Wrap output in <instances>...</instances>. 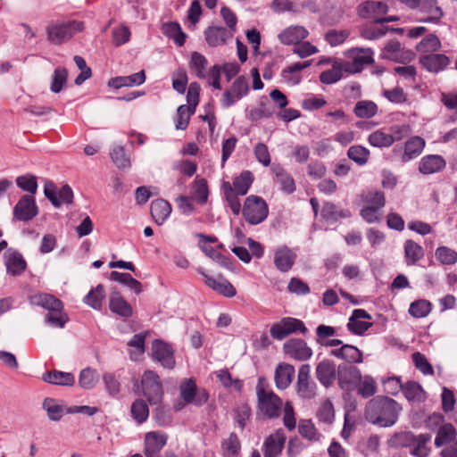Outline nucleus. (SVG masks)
Wrapping results in <instances>:
<instances>
[{"instance_id":"obj_27","label":"nucleus","mask_w":457,"mask_h":457,"mask_svg":"<svg viewBox=\"0 0 457 457\" xmlns=\"http://www.w3.org/2000/svg\"><path fill=\"white\" fill-rule=\"evenodd\" d=\"M171 205L164 199H156L151 203L150 212L153 220L157 225H162L170 217Z\"/></svg>"},{"instance_id":"obj_41","label":"nucleus","mask_w":457,"mask_h":457,"mask_svg":"<svg viewBox=\"0 0 457 457\" xmlns=\"http://www.w3.org/2000/svg\"><path fill=\"white\" fill-rule=\"evenodd\" d=\"M254 177L250 170H244L238 177L233 179L232 187L234 191L240 195H245L248 193Z\"/></svg>"},{"instance_id":"obj_25","label":"nucleus","mask_w":457,"mask_h":457,"mask_svg":"<svg viewBox=\"0 0 457 457\" xmlns=\"http://www.w3.org/2000/svg\"><path fill=\"white\" fill-rule=\"evenodd\" d=\"M445 165L446 162L441 155L429 154L421 158L419 170L422 174L428 175L441 171Z\"/></svg>"},{"instance_id":"obj_47","label":"nucleus","mask_w":457,"mask_h":457,"mask_svg":"<svg viewBox=\"0 0 457 457\" xmlns=\"http://www.w3.org/2000/svg\"><path fill=\"white\" fill-rule=\"evenodd\" d=\"M298 432L310 442H318L321 436L311 420H302L298 425Z\"/></svg>"},{"instance_id":"obj_7","label":"nucleus","mask_w":457,"mask_h":457,"mask_svg":"<svg viewBox=\"0 0 457 457\" xmlns=\"http://www.w3.org/2000/svg\"><path fill=\"white\" fill-rule=\"evenodd\" d=\"M153 358L164 369L172 370L175 367L174 350L172 346L161 339L152 343Z\"/></svg>"},{"instance_id":"obj_1","label":"nucleus","mask_w":457,"mask_h":457,"mask_svg":"<svg viewBox=\"0 0 457 457\" xmlns=\"http://www.w3.org/2000/svg\"><path fill=\"white\" fill-rule=\"evenodd\" d=\"M401 410L399 404L388 396H376L369 402L365 410V419L381 428L395 425Z\"/></svg>"},{"instance_id":"obj_43","label":"nucleus","mask_w":457,"mask_h":457,"mask_svg":"<svg viewBox=\"0 0 457 457\" xmlns=\"http://www.w3.org/2000/svg\"><path fill=\"white\" fill-rule=\"evenodd\" d=\"M105 297L104 287L102 284L92 288L84 297L83 302L91 308L100 311Z\"/></svg>"},{"instance_id":"obj_55","label":"nucleus","mask_w":457,"mask_h":457,"mask_svg":"<svg viewBox=\"0 0 457 457\" xmlns=\"http://www.w3.org/2000/svg\"><path fill=\"white\" fill-rule=\"evenodd\" d=\"M369 143L375 147H389L394 144L392 137L381 130L372 132L368 137Z\"/></svg>"},{"instance_id":"obj_58","label":"nucleus","mask_w":457,"mask_h":457,"mask_svg":"<svg viewBox=\"0 0 457 457\" xmlns=\"http://www.w3.org/2000/svg\"><path fill=\"white\" fill-rule=\"evenodd\" d=\"M282 325L286 328L287 336L296 332L305 335L308 332L304 323L301 320L295 318H282Z\"/></svg>"},{"instance_id":"obj_36","label":"nucleus","mask_w":457,"mask_h":457,"mask_svg":"<svg viewBox=\"0 0 457 457\" xmlns=\"http://www.w3.org/2000/svg\"><path fill=\"white\" fill-rule=\"evenodd\" d=\"M457 431L452 423H444L437 430L435 438L436 447H441L456 441Z\"/></svg>"},{"instance_id":"obj_8","label":"nucleus","mask_w":457,"mask_h":457,"mask_svg":"<svg viewBox=\"0 0 457 457\" xmlns=\"http://www.w3.org/2000/svg\"><path fill=\"white\" fill-rule=\"evenodd\" d=\"M38 213V208L32 195H22L13 208V218L20 221H29Z\"/></svg>"},{"instance_id":"obj_15","label":"nucleus","mask_w":457,"mask_h":457,"mask_svg":"<svg viewBox=\"0 0 457 457\" xmlns=\"http://www.w3.org/2000/svg\"><path fill=\"white\" fill-rule=\"evenodd\" d=\"M388 10V5L381 1H366L358 6V14L363 19H372L376 23V19L382 18Z\"/></svg>"},{"instance_id":"obj_14","label":"nucleus","mask_w":457,"mask_h":457,"mask_svg":"<svg viewBox=\"0 0 457 457\" xmlns=\"http://www.w3.org/2000/svg\"><path fill=\"white\" fill-rule=\"evenodd\" d=\"M328 355L343 360L346 364L350 365L361 363L363 361L362 352L358 347L349 344H345L340 347L331 349Z\"/></svg>"},{"instance_id":"obj_26","label":"nucleus","mask_w":457,"mask_h":457,"mask_svg":"<svg viewBox=\"0 0 457 457\" xmlns=\"http://www.w3.org/2000/svg\"><path fill=\"white\" fill-rule=\"evenodd\" d=\"M145 81V71H140L129 76H119L108 81L110 87L119 89L123 87L140 86Z\"/></svg>"},{"instance_id":"obj_31","label":"nucleus","mask_w":457,"mask_h":457,"mask_svg":"<svg viewBox=\"0 0 457 457\" xmlns=\"http://www.w3.org/2000/svg\"><path fill=\"white\" fill-rule=\"evenodd\" d=\"M350 72V63L342 64L336 62L332 69L322 71L320 74V81L326 85L337 83L343 78V72Z\"/></svg>"},{"instance_id":"obj_20","label":"nucleus","mask_w":457,"mask_h":457,"mask_svg":"<svg viewBox=\"0 0 457 457\" xmlns=\"http://www.w3.org/2000/svg\"><path fill=\"white\" fill-rule=\"evenodd\" d=\"M373 54L371 48L355 47L350 49L349 56L353 58V67L350 66V72H360L364 65L373 63Z\"/></svg>"},{"instance_id":"obj_63","label":"nucleus","mask_w":457,"mask_h":457,"mask_svg":"<svg viewBox=\"0 0 457 457\" xmlns=\"http://www.w3.org/2000/svg\"><path fill=\"white\" fill-rule=\"evenodd\" d=\"M16 184L21 189L32 195H34L37 189V177L34 175L27 174L19 176L16 179Z\"/></svg>"},{"instance_id":"obj_53","label":"nucleus","mask_w":457,"mask_h":457,"mask_svg":"<svg viewBox=\"0 0 457 457\" xmlns=\"http://www.w3.org/2000/svg\"><path fill=\"white\" fill-rule=\"evenodd\" d=\"M98 382V375L96 370L91 368L83 369L79 377V386L86 389H92Z\"/></svg>"},{"instance_id":"obj_4","label":"nucleus","mask_w":457,"mask_h":457,"mask_svg":"<svg viewBox=\"0 0 457 457\" xmlns=\"http://www.w3.org/2000/svg\"><path fill=\"white\" fill-rule=\"evenodd\" d=\"M142 393L150 404H157L162 402L163 396L162 384L156 372L147 370L141 378Z\"/></svg>"},{"instance_id":"obj_3","label":"nucleus","mask_w":457,"mask_h":457,"mask_svg":"<svg viewBox=\"0 0 457 457\" xmlns=\"http://www.w3.org/2000/svg\"><path fill=\"white\" fill-rule=\"evenodd\" d=\"M242 214L250 225H258L268 217L269 207L262 197L251 195L245 200Z\"/></svg>"},{"instance_id":"obj_32","label":"nucleus","mask_w":457,"mask_h":457,"mask_svg":"<svg viewBox=\"0 0 457 457\" xmlns=\"http://www.w3.org/2000/svg\"><path fill=\"white\" fill-rule=\"evenodd\" d=\"M42 379L49 384L58 386H73L75 378L72 373L60 370H51L43 374Z\"/></svg>"},{"instance_id":"obj_35","label":"nucleus","mask_w":457,"mask_h":457,"mask_svg":"<svg viewBox=\"0 0 457 457\" xmlns=\"http://www.w3.org/2000/svg\"><path fill=\"white\" fill-rule=\"evenodd\" d=\"M162 31L163 35L173 39L178 46H183L187 34L182 30L181 26L176 21H170L162 24Z\"/></svg>"},{"instance_id":"obj_61","label":"nucleus","mask_w":457,"mask_h":457,"mask_svg":"<svg viewBox=\"0 0 457 457\" xmlns=\"http://www.w3.org/2000/svg\"><path fill=\"white\" fill-rule=\"evenodd\" d=\"M112 161L118 169H126L130 166L129 158L125 153L123 146H116L110 153Z\"/></svg>"},{"instance_id":"obj_45","label":"nucleus","mask_w":457,"mask_h":457,"mask_svg":"<svg viewBox=\"0 0 457 457\" xmlns=\"http://www.w3.org/2000/svg\"><path fill=\"white\" fill-rule=\"evenodd\" d=\"M43 409L46 411L47 417L52 421H59L66 412V409L54 399L47 397L43 402Z\"/></svg>"},{"instance_id":"obj_16","label":"nucleus","mask_w":457,"mask_h":457,"mask_svg":"<svg viewBox=\"0 0 457 457\" xmlns=\"http://www.w3.org/2000/svg\"><path fill=\"white\" fill-rule=\"evenodd\" d=\"M296 254L287 245H280L274 251V265L280 272H287L292 269Z\"/></svg>"},{"instance_id":"obj_17","label":"nucleus","mask_w":457,"mask_h":457,"mask_svg":"<svg viewBox=\"0 0 457 457\" xmlns=\"http://www.w3.org/2000/svg\"><path fill=\"white\" fill-rule=\"evenodd\" d=\"M311 366L303 364L299 368L297 376V391L302 398L311 399L315 396V384L310 383Z\"/></svg>"},{"instance_id":"obj_60","label":"nucleus","mask_w":457,"mask_h":457,"mask_svg":"<svg viewBox=\"0 0 457 457\" xmlns=\"http://www.w3.org/2000/svg\"><path fill=\"white\" fill-rule=\"evenodd\" d=\"M200 91L201 87L197 82L190 83L187 93V107H188L191 113L195 112L196 106L198 105L199 103Z\"/></svg>"},{"instance_id":"obj_34","label":"nucleus","mask_w":457,"mask_h":457,"mask_svg":"<svg viewBox=\"0 0 457 457\" xmlns=\"http://www.w3.org/2000/svg\"><path fill=\"white\" fill-rule=\"evenodd\" d=\"M109 308L112 312L123 318L131 317L133 314L132 306L119 293L110 297Z\"/></svg>"},{"instance_id":"obj_30","label":"nucleus","mask_w":457,"mask_h":457,"mask_svg":"<svg viewBox=\"0 0 457 457\" xmlns=\"http://www.w3.org/2000/svg\"><path fill=\"white\" fill-rule=\"evenodd\" d=\"M425 146V140L418 136L406 141L402 154V162H407L419 156Z\"/></svg>"},{"instance_id":"obj_6","label":"nucleus","mask_w":457,"mask_h":457,"mask_svg":"<svg viewBox=\"0 0 457 457\" xmlns=\"http://www.w3.org/2000/svg\"><path fill=\"white\" fill-rule=\"evenodd\" d=\"M283 405L282 399L273 391L263 396L257 398V406L265 418L270 420L277 419L280 416V411Z\"/></svg>"},{"instance_id":"obj_2","label":"nucleus","mask_w":457,"mask_h":457,"mask_svg":"<svg viewBox=\"0 0 457 457\" xmlns=\"http://www.w3.org/2000/svg\"><path fill=\"white\" fill-rule=\"evenodd\" d=\"M83 29L84 23L79 21L49 24L46 27L47 39L54 45H62Z\"/></svg>"},{"instance_id":"obj_11","label":"nucleus","mask_w":457,"mask_h":457,"mask_svg":"<svg viewBox=\"0 0 457 457\" xmlns=\"http://www.w3.org/2000/svg\"><path fill=\"white\" fill-rule=\"evenodd\" d=\"M168 436L162 431H151L145 435V457H160V452L166 445Z\"/></svg>"},{"instance_id":"obj_46","label":"nucleus","mask_w":457,"mask_h":457,"mask_svg":"<svg viewBox=\"0 0 457 457\" xmlns=\"http://www.w3.org/2000/svg\"><path fill=\"white\" fill-rule=\"evenodd\" d=\"M353 112L359 118L370 119L378 112V105L372 101L361 100L356 103Z\"/></svg>"},{"instance_id":"obj_59","label":"nucleus","mask_w":457,"mask_h":457,"mask_svg":"<svg viewBox=\"0 0 457 457\" xmlns=\"http://www.w3.org/2000/svg\"><path fill=\"white\" fill-rule=\"evenodd\" d=\"M194 195L198 204H204L208 200L209 190L205 179L198 177L195 179Z\"/></svg>"},{"instance_id":"obj_64","label":"nucleus","mask_w":457,"mask_h":457,"mask_svg":"<svg viewBox=\"0 0 457 457\" xmlns=\"http://www.w3.org/2000/svg\"><path fill=\"white\" fill-rule=\"evenodd\" d=\"M412 361L417 370L424 375H433L434 369L428 361L427 357L420 352L412 353Z\"/></svg>"},{"instance_id":"obj_62","label":"nucleus","mask_w":457,"mask_h":457,"mask_svg":"<svg viewBox=\"0 0 457 457\" xmlns=\"http://www.w3.org/2000/svg\"><path fill=\"white\" fill-rule=\"evenodd\" d=\"M203 252L211 259L215 261L220 266L230 269L232 261L229 257L224 256L220 253L217 252L212 246L201 245Z\"/></svg>"},{"instance_id":"obj_48","label":"nucleus","mask_w":457,"mask_h":457,"mask_svg":"<svg viewBox=\"0 0 457 457\" xmlns=\"http://www.w3.org/2000/svg\"><path fill=\"white\" fill-rule=\"evenodd\" d=\"M132 418L138 423L145 422L149 416V409L147 403L143 399L135 400L130 407Z\"/></svg>"},{"instance_id":"obj_40","label":"nucleus","mask_w":457,"mask_h":457,"mask_svg":"<svg viewBox=\"0 0 457 457\" xmlns=\"http://www.w3.org/2000/svg\"><path fill=\"white\" fill-rule=\"evenodd\" d=\"M361 200L365 206L381 210L386 205L385 194L381 190H369L361 195Z\"/></svg>"},{"instance_id":"obj_39","label":"nucleus","mask_w":457,"mask_h":457,"mask_svg":"<svg viewBox=\"0 0 457 457\" xmlns=\"http://www.w3.org/2000/svg\"><path fill=\"white\" fill-rule=\"evenodd\" d=\"M208 66L207 58L199 52H193L189 61V67L198 79L207 78L206 69Z\"/></svg>"},{"instance_id":"obj_38","label":"nucleus","mask_w":457,"mask_h":457,"mask_svg":"<svg viewBox=\"0 0 457 457\" xmlns=\"http://www.w3.org/2000/svg\"><path fill=\"white\" fill-rule=\"evenodd\" d=\"M223 197L231 209L234 215H238L241 212V204L238 198L239 194L236 193L232 185L228 181H223L221 185Z\"/></svg>"},{"instance_id":"obj_49","label":"nucleus","mask_w":457,"mask_h":457,"mask_svg":"<svg viewBox=\"0 0 457 457\" xmlns=\"http://www.w3.org/2000/svg\"><path fill=\"white\" fill-rule=\"evenodd\" d=\"M441 48V42L436 35L428 34L416 46L419 53L433 54Z\"/></svg>"},{"instance_id":"obj_10","label":"nucleus","mask_w":457,"mask_h":457,"mask_svg":"<svg viewBox=\"0 0 457 457\" xmlns=\"http://www.w3.org/2000/svg\"><path fill=\"white\" fill-rule=\"evenodd\" d=\"M283 350L286 354L300 361H307L312 355V348L309 347L307 343L302 338H291L287 340L283 345Z\"/></svg>"},{"instance_id":"obj_13","label":"nucleus","mask_w":457,"mask_h":457,"mask_svg":"<svg viewBox=\"0 0 457 457\" xmlns=\"http://www.w3.org/2000/svg\"><path fill=\"white\" fill-rule=\"evenodd\" d=\"M7 274L18 277L27 269V262L22 254L15 249L9 248L4 254Z\"/></svg>"},{"instance_id":"obj_54","label":"nucleus","mask_w":457,"mask_h":457,"mask_svg":"<svg viewBox=\"0 0 457 457\" xmlns=\"http://www.w3.org/2000/svg\"><path fill=\"white\" fill-rule=\"evenodd\" d=\"M197 386L193 378L185 380L179 386L181 399L186 404H190L195 398Z\"/></svg>"},{"instance_id":"obj_52","label":"nucleus","mask_w":457,"mask_h":457,"mask_svg":"<svg viewBox=\"0 0 457 457\" xmlns=\"http://www.w3.org/2000/svg\"><path fill=\"white\" fill-rule=\"evenodd\" d=\"M432 310V303L425 299H420L410 304L409 313L414 318H424Z\"/></svg>"},{"instance_id":"obj_42","label":"nucleus","mask_w":457,"mask_h":457,"mask_svg":"<svg viewBox=\"0 0 457 457\" xmlns=\"http://www.w3.org/2000/svg\"><path fill=\"white\" fill-rule=\"evenodd\" d=\"M416 438L414 445H411L413 447L410 451V453L415 457H428L431 452V448L427 445L431 440V435L428 433L420 434L416 436Z\"/></svg>"},{"instance_id":"obj_21","label":"nucleus","mask_w":457,"mask_h":457,"mask_svg":"<svg viewBox=\"0 0 457 457\" xmlns=\"http://www.w3.org/2000/svg\"><path fill=\"white\" fill-rule=\"evenodd\" d=\"M418 8L420 13L426 15L425 18L420 20L421 22L438 23L444 16V12L436 0H420Z\"/></svg>"},{"instance_id":"obj_29","label":"nucleus","mask_w":457,"mask_h":457,"mask_svg":"<svg viewBox=\"0 0 457 457\" xmlns=\"http://www.w3.org/2000/svg\"><path fill=\"white\" fill-rule=\"evenodd\" d=\"M31 303L34 305L47 310L48 312L64 309L63 303L59 298L46 293H40L33 295L31 297Z\"/></svg>"},{"instance_id":"obj_51","label":"nucleus","mask_w":457,"mask_h":457,"mask_svg":"<svg viewBox=\"0 0 457 457\" xmlns=\"http://www.w3.org/2000/svg\"><path fill=\"white\" fill-rule=\"evenodd\" d=\"M69 321V317L63 309L48 312L45 316V322L52 328H62Z\"/></svg>"},{"instance_id":"obj_50","label":"nucleus","mask_w":457,"mask_h":457,"mask_svg":"<svg viewBox=\"0 0 457 457\" xmlns=\"http://www.w3.org/2000/svg\"><path fill=\"white\" fill-rule=\"evenodd\" d=\"M347 156L360 166L366 164L370 158V150L362 145H355L349 147Z\"/></svg>"},{"instance_id":"obj_23","label":"nucleus","mask_w":457,"mask_h":457,"mask_svg":"<svg viewBox=\"0 0 457 457\" xmlns=\"http://www.w3.org/2000/svg\"><path fill=\"white\" fill-rule=\"evenodd\" d=\"M309 35L308 30L303 26H291L282 30L278 37L283 45H297L306 38Z\"/></svg>"},{"instance_id":"obj_18","label":"nucleus","mask_w":457,"mask_h":457,"mask_svg":"<svg viewBox=\"0 0 457 457\" xmlns=\"http://www.w3.org/2000/svg\"><path fill=\"white\" fill-rule=\"evenodd\" d=\"M197 272L204 278L205 284L212 290L228 298L236 295L237 290L228 279L221 278V280L219 281L208 276L202 267L197 268Z\"/></svg>"},{"instance_id":"obj_37","label":"nucleus","mask_w":457,"mask_h":457,"mask_svg":"<svg viewBox=\"0 0 457 457\" xmlns=\"http://www.w3.org/2000/svg\"><path fill=\"white\" fill-rule=\"evenodd\" d=\"M416 439L411 431L397 432L387 440V445L394 449L406 448L414 445Z\"/></svg>"},{"instance_id":"obj_57","label":"nucleus","mask_w":457,"mask_h":457,"mask_svg":"<svg viewBox=\"0 0 457 457\" xmlns=\"http://www.w3.org/2000/svg\"><path fill=\"white\" fill-rule=\"evenodd\" d=\"M68 71L65 68L57 67L53 75L50 89L53 93L58 94L67 82Z\"/></svg>"},{"instance_id":"obj_56","label":"nucleus","mask_w":457,"mask_h":457,"mask_svg":"<svg viewBox=\"0 0 457 457\" xmlns=\"http://www.w3.org/2000/svg\"><path fill=\"white\" fill-rule=\"evenodd\" d=\"M435 255L444 265H453L457 262V252L448 246L437 247Z\"/></svg>"},{"instance_id":"obj_44","label":"nucleus","mask_w":457,"mask_h":457,"mask_svg":"<svg viewBox=\"0 0 457 457\" xmlns=\"http://www.w3.org/2000/svg\"><path fill=\"white\" fill-rule=\"evenodd\" d=\"M402 392L408 401L423 402L426 398L422 386L416 381H408L403 385Z\"/></svg>"},{"instance_id":"obj_24","label":"nucleus","mask_w":457,"mask_h":457,"mask_svg":"<svg viewBox=\"0 0 457 457\" xmlns=\"http://www.w3.org/2000/svg\"><path fill=\"white\" fill-rule=\"evenodd\" d=\"M320 214L322 219L330 224L337 222L340 219H349L352 217L350 210L339 209L331 202H325L323 204Z\"/></svg>"},{"instance_id":"obj_33","label":"nucleus","mask_w":457,"mask_h":457,"mask_svg":"<svg viewBox=\"0 0 457 457\" xmlns=\"http://www.w3.org/2000/svg\"><path fill=\"white\" fill-rule=\"evenodd\" d=\"M425 252L423 247L411 239L404 242V259L408 266L415 265L424 257Z\"/></svg>"},{"instance_id":"obj_9","label":"nucleus","mask_w":457,"mask_h":457,"mask_svg":"<svg viewBox=\"0 0 457 457\" xmlns=\"http://www.w3.org/2000/svg\"><path fill=\"white\" fill-rule=\"evenodd\" d=\"M317 380L325 387H330L337 379V367L330 359H324L315 368Z\"/></svg>"},{"instance_id":"obj_22","label":"nucleus","mask_w":457,"mask_h":457,"mask_svg":"<svg viewBox=\"0 0 457 457\" xmlns=\"http://www.w3.org/2000/svg\"><path fill=\"white\" fill-rule=\"evenodd\" d=\"M204 33L207 44L212 47L224 45L233 37L232 31L225 27L210 26Z\"/></svg>"},{"instance_id":"obj_12","label":"nucleus","mask_w":457,"mask_h":457,"mask_svg":"<svg viewBox=\"0 0 457 457\" xmlns=\"http://www.w3.org/2000/svg\"><path fill=\"white\" fill-rule=\"evenodd\" d=\"M287 437L282 428L267 436L262 445L264 457H278L281 454Z\"/></svg>"},{"instance_id":"obj_5","label":"nucleus","mask_w":457,"mask_h":457,"mask_svg":"<svg viewBox=\"0 0 457 457\" xmlns=\"http://www.w3.org/2000/svg\"><path fill=\"white\" fill-rule=\"evenodd\" d=\"M337 383L345 391H353L361 384V373L359 368L353 365L340 363L337 366Z\"/></svg>"},{"instance_id":"obj_28","label":"nucleus","mask_w":457,"mask_h":457,"mask_svg":"<svg viewBox=\"0 0 457 457\" xmlns=\"http://www.w3.org/2000/svg\"><path fill=\"white\" fill-rule=\"evenodd\" d=\"M295 375V368L288 363H280L275 370V385L279 390H284L289 386Z\"/></svg>"},{"instance_id":"obj_19","label":"nucleus","mask_w":457,"mask_h":457,"mask_svg":"<svg viewBox=\"0 0 457 457\" xmlns=\"http://www.w3.org/2000/svg\"><path fill=\"white\" fill-rule=\"evenodd\" d=\"M420 63L429 72L438 73L450 63V59L445 54H427L420 57Z\"/></svg>"}]
</instances>
